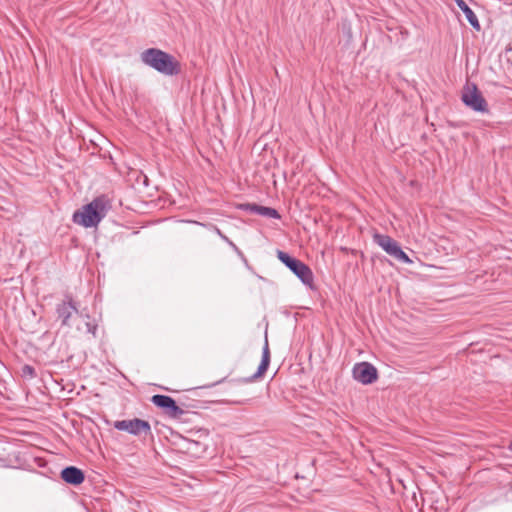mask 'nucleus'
<instances>
[{
  "mask_svg": "<svg viewBox=\"0 0 512 512\" xmlns=\"http://www.w3.org/2000/svg\"><path fill=\"white\" fill-rule=\"evenodd\" d=\"M457 6L461 9V11L465 14L467 21L470 23V25L476 29L480 30V23L475 15V13L472 11V9L467 5V3L464 0H455Z\"/></svg>",
  "mask_w": 512,
  "mask_h": 512,
  "instance_id": "nucleus-11",
  "label": "nucleus"
},
{
  "mask_svg": "<svg viewBox=\"0 0 512 512\" xmlns=\"http://www.w3.org/2000/svg\"><path fill=\"white\" fill-rule=\"evenodd\" d=\"M258 215L263 216L268 219L280 220L281 216L279 212L271 207H265L258 205Z\"/></svg>",
  "mask_w": 512,
  "mask_h": 512,
  "instance_id": "nucleus-13",
  "label": "nucleus"
},
{
  "mask_svg": "<svg viewBox=\"0 0 512 512\" xmlns=\"http://www.w3.org/2000/svg\"><path fill=\"white\" fill-rule=\"evenodd\" d=\"M86 327L88 332L94 333L95 327L90 325L89 323H86Z\"/></svg>",
  "mask_w": 512,
  "mask_h": 512,
  "instance_id": "nucleus-16",
  "label": "nucleus"
},
{
  "mask_svg": "<svg viewBox=\"0 0 512 512\" xmlns=\"http://www.w3.org/2000/svg\"><path fill=\"white\" fill-rule=\"evenodd\" d=\"M270 363V351L268 347L267 333H265V344L262 351L261 363L258 366V377H260L267 369Z\"/></svg>",
  "mask_w": 512,
  "mask_h": 512,
  "instance_id": "nucleus-12",
  "label": "nucleus"
},
{
  "mask_svg": "<svg viewBox=\"0 0 512 512\" xmlns=\"http://www.w3.org/2000/svg\"><path fill=\"white\" fill-rule=\"evenodd\" d=\"M218 233H219V235L222 237V239H225L226 241H228V239H227L225 236H223V235L220 233V231H219V230H218Z\"/></svg>",
  "mask_w": 512,
  "mask_h": 512,
  "instance_id": "nucleus-17",
  "label": "nucleus"
},
{
  "mask_svg": "<svg viewBox=\"0 0 512 512\" xmlns=\"http://www.w3.org/2000/svg\"><path fill=\"white\" fill-rule=\"evenodd\" d=\"M373 239L377 245L396 260L407 264L412 263V260L401 249L397 241L392 239L390 236L377 233L373 236Z\"/></svg>",
  "mask_w": 512,
  "mask_h": 512,
  "instance_id": "nucleus-5",
  "label": "nucleus"
},
{
  "mask_svg": "<svg viewBox=\"0 0 512 512\" xmlns=\"http://www.w3.org/2000/svg\"><path fill=\"white\" fill-rule=\"evenodd\" d=\"M114 428L135 436H139L141 434L148 435L151 433V426L149 422L138 418L115 421Z\"/></svg>",
  "mask_w": 512,
  "mask_h": 512,
  "instance_id": "nucleus-6",
  "label": "nucleus"
},
{
  "mask_svg": "<svg viewBox=\"0 0 512 512\" xmlns=\"http://www.w3.org/2000/svg\"><path fill=\"white\" fill-rule=\"evenodd\" d=\"M151 402L157 407L164 409L169 417L180 418L184 414V410L170 396L157 394L152 396Z\"/></svg>",
  "mask_w": 512,
  "mask_h": 512,
  "instance_id": "nucleus-8",
  "label": "nucleus"
},
{
  "mask_svg": "<svg viewBox=\"0 0 512 512\" xmlns=\"http://www.w3.org/2000/svg\"><path fill=\"white\" fill-rule=\"evenodd\" d=\"M141 61L157 72L173 76L180 73V63L167 52L158 48H149L140 54Z\"/></svg>",
  "mask_w": 512,
  "mask_h": 512,
  "instance_id": "nucleus-2",
  "label": "nucleus"
},
{
  "mask_svg": "<svg viewBox=\"0 0 512 512\" xmlns=\"http://www.w3.org/2000/svg\"><path fill=\"white\" fill-rule=\"evenodd\" d=\"M110 207V202L106 197H97L74 212L73 222L85 228L96 227L106 216Z\"/></svg>",
  "mask_w": 512,
  "mask_h": 512,
  "instance_id": "nucleus-1",
  "label": "nucleus"
},
{
  "mask_svg": "<svg viewBox=\"0 0 512 512\" xmlns=\"http://www.w3.org/2000/svg\"><path fill=\"white\" fill-rule=\"evenodd\" d=\"M24 371H25V372H27V373H29L30 375H33V374H34V370H33V368H32V367H30V366H25V367H24Z\"/></svg>",
  "mask_w": 512,
  "mask_h": 512,
  "instance_id": "nucleus-15",
  "label": "nucleus"
},
{
  "mask_svg": "<svg viewBox=\"0 0 512 512\" xmlns=\"http://www.w3.org/2000/svg\"><path fill=\"white\" fill-rule=\"evenodd\" d=\"M509 450L512 452V442L509 445Z\"/></svg>",
  "mask_w": 512,
  "mask_h": 512,
  "instance_id": "nucleus-18",
  "label": "nucleus"
},
{
  "mask_svg": "<svg viewBox=\"0 0 512 512\" xmlns=\"http://www.w3.org/2000/svg\"><path fill=\"white\" fill-rule=\"evenodd\" d=\"M353 378L364 384H371L377 380V369L368 362L357 363L352 370Z\"/></svg>",
  "mask_w": 512,
  "mask_h": 512,
  "instance_id": "nucleus-7",
  "label": "nucleus"
},
{
  "mask_svg": "<svg viewBox=\"0 0 512 512\" xmlns=\"http://www.w3.org/2000/svg\"><path fill=\"white\" fill-rule=\"evenodd\" d=\"M61 477L66 483L72 485H79L85 479L83 471L74 466L64 468L61 472Z\"/></svg>",
  "mask_w": 512,
  "mask_h": 512,
  "instance_id": "nucleus-10",
  "label": "nucleus"
},
{
  "mask_svg": "<svg viewBox=\"0 0 512 512\" xmlns=\"http://www.w3.org/2000/svg\"><path fill=\"white\" fill-rule=\"evenodd\" d=\"M245 209H249L251 212H256V204H245L241 205Z\"/></svg>",
  "mask_w": 512,
  "mask_h": 512,
  "instance_id": "nucleus-14",
  "label": "nucleus"
},
{
  "mask_svg": "<svg viewBox=\"0 0 512 512\" xmlns=\"http://www.w3.org/2000/svg\"><path fill=\"white\" fill-rule=\"evenodd\" d=\"M461 100L473 111L480 113H487L489 111L486 99L474 83H467L463 87Z\"/></svg>",
  "mask_w": 512,
  "mask_h": 512,
  "instance_id": "nucleus-4",
  "label": "nucleus"
},
{
  "mask_svg": "<svg viewBox=\"0 0 512 512\" xmlns=\"http://www.w3.org/2000/svg\"><path fill=\"white\" fill-rule=\"evenodd\" d=\"M56 312L61 319L63 326H70V319L73 315H78L79 311L71 297L57 305Z\"/></svg>",
  "mask_w": 512,
  "mask_h": 512,
  "instance_id": "nucleus-9",
  "label": "nucleus"
},
{
  "mask_svg": "<svg viewBox=\"0 0 512 512\" xmlns=\"http://www.w3.org/2000/svg\"><path fill=\"white\" fill-rule=\"evenodd\" d=\"M277 257L301 280L304 285L312 287L313 273L308 265L280 250L277 252Z\"/></svg>",
  "mask_w": 512,
  "mask_h": 512,
  "instance_id": "nucleus-3",
  "label": "nucleus"
}]
</instances>
